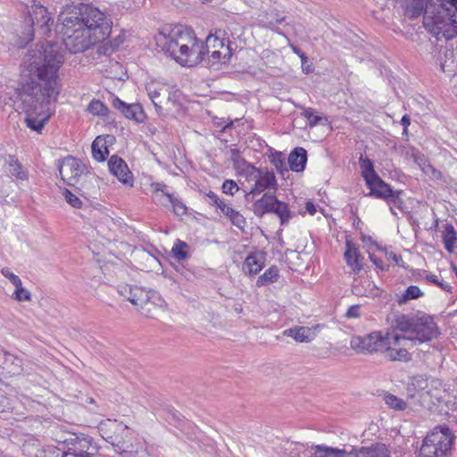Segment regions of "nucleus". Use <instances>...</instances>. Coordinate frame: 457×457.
<instances>
[{"label":"nucleus","mask_w":457,"mask_h":457,"mask_svg":"<svg viewBox=\"0 0 457 457\" xmlns=\"http://www.w3.org/2000/svg\"><path fill=\"white\" fill-rule=\"evenodd\" d=\"M283 334L293 337L297 342H310L313 339L314 333L307 327H295L286 329Z\"/></svg>","instance_id":"nucleus-27"},{"label":"nucleus","mask_w":457,"mask_h":457,"mask_svg":"<svg viewBox=\"0 0 457 457\" xmlns=\"http://www.w3.org/2000/svg\"><path fill=\"white\" fill-rule=\"evenodd\" d=\"M363 242H370L372 245H374L377 249L380 250V251H384L385 253H386V256L389 259V260H392L393 262H395V263L399 266V267H405L404 266V262L402 258L401 255L399 254H396L393 252H388L386 248H382L380 246H378V245L372 240V238L370 237H363Z\"/></svg>","instance_id":"nucleus-40"},{"label":"nucleus","mask_w":457,"mask_h":457,"mask_svg":"<svg viewBox=\"0 0 457 457\" xmlns=\"http://www.w3.org/2000/svg\"><path fill=\"white\" fill-rule=\"evenodd\" d=\"M392 328L394 331L401 334H387V345L417 346L430 342L440 335L433 317L422 312L397 314Z\"/></svg>","instance_id":"nucleus-3"},{"label":"nucleus","mask_w":457,"mask_h":457,"mask_svg":"<svg viewBox=\"0 0 457 457\" xmlns=\"http://www.w3.org/2000/svg\"><path fill=\"white\" fill-rule=\"evenodd\" d=\"M455 436L446 426L436 427L423 439L420 457H449Z\"/></svg>","instance_id":"nucleus-8"},{"label":"nucleus","mask_w":457,"mask_h":457,"mask_svg":"<svg viewBox=\"0 0 457 457\" xmlns=\"http://www.w3.org/2000/svg\"><path fill=\"white\" fill-rule=\"evenodd\" d=\"M63 57L56 43H47L29 50L24 64L29 80L21 88V99L26 113L25 123L31 130L41 132L53 112L50 104L60 93L58 71Z\"/></svg>","instance_id":"nucleus-1"},{"label":"nucleus","mask_w":457,"mask_h":457,"mask_svg":"<svg viewBox=\"0 0 457 457\" xmlns=\"http://www.w3.org/2000/svg\"><path fill=\"white\" fill-rule=\"evenodd\" d=\"M3 362H4V364L0 368L4 370L6 373L10 374L11 376L20 375L23 370L22 360L7 352Z\"/></svg>","instance_id":"nucleus-25"},{"label":"nucleus","mask_w":457,"mask_h":457,"mask_svg":"<svg viewBox=\"0 0 457 457\" xmlns=\"http://www.w3.org/2000/svg\"><path fill=\"white\" fill-rule=\"evenodd\" d=\"M423 295V292L417 286H410L406 288L404 293L398 297L397 303L402 305L410 300L418 299Z\"/></svg>","instance_id":"nucleus-34"},{"label":"nucleus","mask_w":457,"mask_h":457,"mask_svg":"<svg viewBox=\"0 0 457 457\" xmlns=\"http://www.w3.org/2000/svg\"><path fill=\"white\" fill-rule=\"evenodd\" d=\"M222 213L227 216L230 221L239 228H243L246 224L244 216L239 212L234 210L232 207L222 208Z\"/></svg>","instance_id":"nucleus-35"},{"label":"nucleus","mask_w":457,"mask_h":457,"mask_svg":"<svg viewBox=\"0 0 457 457\" xmlns=\"http://www.w3.org/2000/svg\"><path fill=\"white\" fill-rule=\"evenodd\" d=\"M249 178L255 179V183L247 195L251 194H260L266 189L277 188V180L273 171H263L262 170L258 169V172H254V174Z\"/></svg>","instance_id":"nucleus-13"},{"label":"nucleus","mask_w":457,"mask_h":457,"mask_svg":"<svg viewBox=\"0 0 457 457\" xmlns=\"http://www.w3.org/2000/svg\"><path fill=\"white\" fill-rule=\"evenodd\" d=\"M370 260L381 270H387L388 265H385L381 259L378 258L375 254L370 253Z\"/></svg>","instance_id":"nucleus-54"},{"label":"nucleus","mask_w":457,"mask_h":457,"mask_svg":"<svg viewBox=\"0 0 457 457\" xmlns=\"http://www.w3.org/2000/svg\"><path fill=\"white\" fill-rule=\"evenodd\" d=\"M399 2L408 18L417 19L423 15L425 29L436 39H439V29L446 32L448 37L457 31L455 29L456 26H453V28L447 27L445 22L449 20L448 16H441L442 13H445L442 0H436V2H434V0H399ZM446 15L448 14L446 13Z\"/></svg>","instance_id":"nucleus-5"},{"label":"nucleus","mask_w":457,"mask_h":457,"mask_svg":"<svg viewBox=\"0 0 457 457\" xmlns=\"http://www.w3.org/2000/svg\"><path fill=\"white\" fill-rule=\"evenodd\" d=\"M428 387V380L422 375H417L411 378L407 386V393L411 397H414L416 393L423 391Z\"/></svg>","instance_id":"nucleus-30"},{"label":"nucleus","mask_w":457,"mask_h":457,"mask_svg":"<svg viewBox=\"0 0 457 457\" xmlns=\"http://www.w3.org/2000/svg\"><path fill=\"white\" fill-rule=\"evenodd\" d=\"M402 193L403 192L401 190H393L390 193V195H388L387 198H385L384 200H386L390 204V206L402 209L403 204V200L401 198Z\"/></svg>","instance_id":"nucleus-47"},{"label":"nucleus","mask_w":457,"mask_h":457,"mask_svg":"<svg viewBox=\"0 0 457 457\" xmlns=\"http://www.w3.org/2000/svg\"><path fill=\"white\" fill-rule=\"evenodd\" d=\"M366 184L370 190L369 195L375 196L376 198L384 200L393 191L391 186L386 183L378 175L374 176L372 179H367Z\"/></svg>","instance_id":"nucleus-20"},{"label":"nucleus","mask_w":457,"mask_h":457,"mask_svg":"<svg viewBox=\"0 0 457 457\" xmlns=\"http://www.w3.org/2000/svg\"><path fill=\"white\" fill-rule=\"evenodd\" d=\"M58 21V31L71 54L82 53L91 46L104 42L112 24L104 12L86 4L66 6L59 14Z\"/></svg>","instance_id":"nucleus-2"},{"label":"nucleus","mask_w":457,"mask_h":457,"mask_svg":"<svg viewBox=\"0 0 457 457\" xmlns=\"http://www.w3.org/2000/svg\"><path fill=\"white\" fill-rule=\"evenodd\" d=\"M305 209H306V212L311 215H314L317 212L315 204L311 201H308L306 203Z\"/></svg>","instance_id":"nucleus-60"},{"label":"nucleus","mask_w":457,"mask_h":457,"mask_svg":"<svg viewBox=\"0 0 457 457\" xmlns=\"http://www.w3.org/2000/svg\"><path fill=\"white\" fill-rule=\"evenodd\" d=\"M307 162V152L303 147H295L289 154L287 163L290 169L295 172H301L305 169Z\"/></svg>","instance_id":"nucleus-23"},{"label":"nucleus","mask_w":457,"mask_h":457,"mask_svg":"<svg viewBox=\"0 0 457 457\" xmlns=\"http://www.w3.org/2000/svg\"><path fill=\"white\" fill-rule=\"evenodd\" d=\"M386 344H387L386 337L384 338L379 332H372L364 337L354 336L350 341L352 349L359 353L381 351Z\"/></svg>","instance_id":"nucleus-11"},{"label":"nucleus","mask_w":457,"mask_h":457,"mask_svg":"<svg viewBox=\"0 0 457 457\" xmlns=\"http://www.w3.org/2000/svg\"><path fill=\"white\" fill-rule=\"evenodd\" d=\"M148 95H149V97L151 98L153 104H154V106L156 108L161 109L162 106H161L160 103L157 102V98L159 97L160 93L156 90H154V91H149Z\"/></svg>","instance_id":"nucleus-58"},{"label":"nucleus","mask_w":457,"mask_h":457,"mask_svg":"<svg viewBox=\"0 0 457 457\" xmlns=\"http://www.w3.org/2000/svg\"><path fill=\"white\" fill-rule=\"evenodd\" d=\"M234 168L238 171L244 172L248 178L252 177L254 172H258V169L253 164L247 162L244 158L237 162V164L234 165Z\"/></svg>","instance_id":"nucleus-46"},{"label":"nucleus","mask_w":457,"mask_h":457,"mask_svg":"<svg viewBox=\"0 0 457 457\" xmlns=\"http://www.w3.org/2000/svg\"><path fill=\"white\" fill-rule=\"evenodd\" d=\"M1 273L8 278L15 287L12 297L18 302L30 301L31 294L22 287L21 278L12 273L8 268H3Z\"/></svg>","instance_id":"nucleus-18"},{"label":"nucleus","mask_w":457,"mask_h":457,"mask_svg":"<svg viewBox=\"0 0 457 457\" xmlns=\"http://www.w3.org/2000/svg\"><path fill=\"white\" fill-rule=\"evenodd\" d=\"M412 158L414 162L418 164L424 172L427 173L428 170H431L435 175L439 174V172L428 162V160L425 158L424 154H422L420 151H412Z\"/></svg>","instance_id":"nucleus-38"},{"label":"nucleus","mask_w":457,"mask_h":457,"mask_svg":"<svg viewBox=\"0 0 457 457\" xmlns=\"http://www.w3.org/2000/svg\"><path fill=\"white\" fill-rule=\"evenodd\" d=\"M278 278V269L277 266L273 265L270 267L265 272L259 276L256 280L257 287H263L270 283L276 282Z\"/></svg>","instance_id":"nucleus-31"},{"label":"nucleus","mask_w":457,"mask_h":457,"mask_svg":"<svg viewBox=\"0 0 457 457\" xmlns=\"http://www.w3.org/2000/svg\"><path fill=\"white\" fill-rule=\"evenodd\" d=\"M399 348L395 349L391 346H387L385 351V357L392 361H409L411 360V355L408 352L407 348H411V346H403L398 345Z\"/></svg>","instance_id":"nucleus-28"},{"label":"nucleus","mask_w":457,"mask_h":457,"mask_svg":"<svg viewBox=\"0 0 457 457\" xmlns=\"http://www.w3.org/2000/svg\"><path fill=\"white\" fill-rule=\"evenodd\" d=\"M243 157H241L240 153L237 149H231L230 150V160L233 162V166L237 164L239 161H241Z\"/></svg>","instance_id":"nucleus-56"},{"label":"nucleus","mask_w":457,"mask_h":457,"mask_svg":"<svg viewBox=\"0 0 457 457\" xmlns=\"http://www.w3.org/2000/svg\"><path fill=\"white\" fill-rule=\"evenodd\" d=\"M62 179L77 187L85 197L92 196L98 188V178L79 160L72 156L64 158L59 165Z\"/></svg>","instance_id":"nucleus-6"},{"label":"nucleus","mask_w":457,"mask_h":457,"mask_svg":"<svg viewBox=\"0 0 457 457\" xmlns=\"http://www.w3.org/2000/svg\"><path fill=\"white\" fill-rule=\"evenodd\" d=\"M292 50L295 54H296L302 60V62L303 64L304 63V62L307 61L308 57L305 55V54L303 52H302V50L296 46H292Z\"/></svg>","instance_id":"nucleus-59"},{"label":"nucleus","mask_w":457,"mask_h":457,"mask_svg":"<svg viewBox=\"0 0 457 457\" xmlns=\"http://www.w3.org/2000/svg\"><path fill=\"white\" fill-rule=\"evenodd\" d=\"M346 250L345 252V259L347 265L355 273L362 270L363 257L361 255L359 249L349 240H346Z\"/></svg>","instance_id":"nucleus-21"},{"label":"nucleus","mask_w":457,"mask_h":457,"mask_svg":"<svg viewBox=\"0 0 457 457\" xmlns=\"http://www.w3.org/2000/svg\"><path fill=\"white\" fill-rule=\"evenodd\" d=\"M187 249V244L178 239L171 249L172 256L178 261L185 260L188 257Z\"/></svg>","instance_id":"nucleus-39"},{"label":"nucleus","mask_w":457,"mask_h":457,"mask_svg":"<svg viewBox=\"0 0 457 457\" xmlns=\"http://www.w3.org/2000/svg\"><path fill=\"white\" fill-rule=\"evenodd\" d=\"M133 289H134V287L127 285V284L118 286V293L129 302H130Z\"/></svg>","instance_id":"nucleus-52"},{"label":"nucleus","mask_w":457,"mask_h":457,"mask_svg":"<svg viewBox=\"0 0 457 457\" xmlns=\"http://www.w3.org/2000/svg\"><path fill=\"white\" fill-rule=\"evenodd\" d=\"M427 279L429 281V282H432L436 285L438 286V283H440V281L438 280L437 277L436 275H433V274H430L428 276H427Z\"/></svg>","instance_id":"nucleus-63"},{"label":"nucleus","mask_w":457,"mask_h":457,"mask_svg":"<svg viewBox=\"0 0 457 457\" xmlns=\"http://www.w3.org/2000/svg\"><path fill=\"white\" fill-rule=\"evenodd\" d=\"M270 161L275 166L278 172H279L283 177L285 176V173L288 172L285 157L281 153L275 152L271 154L270 155Z\"/></svg>","instance_id":"nucleus-37"},{"label":"nucleus","mask_w":457,"mask_h":457,"mask_svg":"<svg viewBox=\"0 0 457 457\" xmlns=\"http://www.w3.org/2000/svg\"><path fill=\"white\" fill-rule=\"evenodd\" d=\"M360 166L362 170L361 175L365 181H367V179H372L374 178V176L378 175L374 170V165L370 159L363 158L362 156H361Z\"/></svg>","instance_id":"nucleus-41"},{"label":"nucleus","mask_w":457,"mask_h":457,"mask_svg":"<svg viewBox=\"0 0 457 457\" xmlns=\"http://www.w3.org/2000/svg\"><path fill=\"white\" fill-rule=\"evenodd\" d=\"M171 210L177 216H183L187 213V208L182 201L174 195L170 204Z\"/></svg>","instance_id":"nucleus-48"},{"label":"nucleus","mask_w":457,"mask_h":457,"mask_svg":"<svg viewBox=\"0 0 457 457\" xmlns=\"http://www.w3.org/2000/svg\"><path fill=\"white\" fill-rule=\"evenodd\" d=\"M206 196L211 200V204L215 205L221 212H222V208L225 209V207H230L229 205L226 204L222 200H220L219 198V196L212 191H209L206 194Z\"/></svg>","instance_id":"nucleus-51"},{"label":"nucleus","mask_w":457,"mask_h":457,"mask_svg":"<svg viewBox=\"0 0 457 457\" xmlns=\"http://www.w3.org/2000/svg\"><path fill=\"white\" fill-rule=\"evenodd\" d=\"M385 401H386V403L392 409L395 410V411H403L405 410L407 404L406 403L394 395H391V394H388L387 395H386L385 397Z\"/></svg>","instance_id":"nucleus-43"},{"label":"nucleus","mask_w":457,"mask_h":457,"mask_svg":"<svg viewBox=\"0 0 457 457\" xmlns=\"http://www.w3.org/2000/svg\"><path fill=\"white\" fill-rule=\"evenodd\" d=\"M87 111L93 115L104 116L108 112V108L99 100H93L87 106Z\"/></svg>","instance_id":"nucleus-44"},{"label":"nucleus","mask_w":457,"mask_h":457,"mask_svg":"<svg viewBox=\"0 0 457 457\" xmlns=\"http://www.w3.org/2000/svg\"><path fill=\"white\" fill-rule=\"evenodd\" d=\"M345 317H347V318L360 317V306L359 305L350 306L345 313Z\"/></svg>","instance_id":"nucleus-55"},{"label":"nucleus","mask_w":457,"mask_h":457,"mask_svg":"<svg viewBox=\"0 0 457 457\" xmlns=\"http://www.w3.org/2000/svg\"><path fill=\"white\" fill-rule=\"evenodd\" d=\"M8 173L18 179H28V172L22 169V164L14 155H8L4 159Z\"/></svg>","instance_id":"nucleus-24"},{"label":"nucleus","mask_w":457,"mask_h":457,"mask_svg":"<svg viewBox=\"0 0 457 457\" xmlns=\"http://www.w3.org/2000/svg\"><path fill=\"white\" fill-rule=\"evenodd\" d=\"M454 54L453 50L445 49L443 56L440 57V68L443 72L453 71L454 68Z\"/></svg>","instance_id":"nucleus-36"},{"label":"nucleus","mask_w":457,"mask_h":457,"mask_svg":"<svg viewBox=\"0 0 457 457\" xmlns=\"http://www.w3.org/2000/svg\"><path fill=\"white\" fill-rule=\"evenodd\" d=\"M204 43L193 30L182 27L173 29L165 39L163 50L177 62L184 66L200 63L205 55Z\"/></svg>","instance_id":"nucleus-4"},{"label":"nucleus","mask_w":457,"mask_h":457,"mask_svg":"<svg viewBox=\"0 0 457 457\" xmlns=\"http://www.w3.org/2000/svg\"><path fill=\"white\" fill-rule=\"evenodd\" d=\"M111 173L124 185L133 186V176L127 163L120 157L112 155L108 161Z\"/></svg>","instance_id":"nucleus-12"},{"label":"nucleus","mask_w":457,"mask_h":457,"mask_svg":"<svg viewBox=\"0 0 457 457\" xmlns=\"http://www.w3.org/2000/svg\"><path fill=\"white\" fill-rule=\"evenodd\" d=\"M4 356H6V352L3 349H0V367L4 364V362H3Z\"/></svg>","instance_id":"nucleus-64"},{"label":"nucleus","mask_w":457,"mask_h":457,"mask_svg":"<svg viewBox=\"0 0 457 457\" xmlns=\"http://www.w3.org/2000/svg\"><path fill=\"white\" fill-rule=\"evenodd\" d=\"M64 451L58 448H51L44 452L41 457H63Z\"/></svg>","instance_id":"nucleus-53"},{"label":"nucleus","mask_w":457,"mask_h":457,"mask_svg":"<svg viewBox=\"0 0 457 457\" xmlns=\"http://www.w3.org/2000/svg\"><path fill=\"white\" fill-rule=\"evenodd\" d=\"M108 149L104 145V143L99 137H96L92 143V155L97 162H103L105 160L108 154Z\"/></svg>","instance_id":"nucleus-33"},{"label":"nucleus","mask_w":457,"mask_h":457,"mask_svg":"<svg viewBox=\"0 0 457 457\" xmlns=\"http://www.w3.org/2000/svg\"><path fill=\"white\" fill-rule=\"evenodd\" d=\"M25 23L23 40L29 42L33 39L36 30L39 31L42 36L50 33V24H53V20L45 6L33 4L29 12V16L25 19Z\"/></svg>","instance_id":"nucleus-9"},{"label":"nucleus","mask_w":457,"mask_h":457,"mask_svg":"<svg viewBox=\"0 0 457 457\" xmlns=\"http://www.w3.org/2000/svg\"><path fill=\"white\" fill-rule=\"evenodd\" d=\"M438 286L445 291L451 292L452 287L448 283L440 281V283H438Z\"/></svg>","instance_id":"nucleus-62"},{"label":"nucleus","mask_w":457,"mask_h":457,"mask_svg":"<svg viewBox=\"0 0 457 457\" xmlns=\"http://www.w3.org/2000/svg\"><path fill=\"white\" fill-rule=\"evenodd\" d=\"M348 454L346 448L338 449L325 445H316L302 453L301 457H345Z\"/></svg>","instance_id":"nucleus-19"},{"label":"nucleus","mask_w":457,"mask_h":457,"mask_svg":"<svg viewBox=\"0 0 457 457\" xmlns=\"http://www.w3.org/2000/svg\"><path fill=\"white\" fill-rule=\"evenodd\" d=\"M442 239L445 245V250L448 253L453 252V246L457 240V233L452 224L447 223L445 226V228L443 230L442 234Z\"/></svg>","instance_id":"nucleus-29"},{"label":"nucleus","mask_w":457,"mask_h":457,"mask_svg":"<svg viewBox=\"0 0 457 457\" xmlns=\"http://www.w3.org/2000/svg\"><path fill=\"white\" fill-rule=\"evenodd\" d=\"M243 157H241L240 153L237 149H231L230 150V160L233 162V166L237 164L239 161H241Z\"/></svg>","instance_id":"nucleus-57"},{"label":"nucleus","mask_w":457,"mask_h":457,"mask_svg":"<svg viewBox=\"0 0 457 457\" xmlns=\"http://www.w3.org/2000/svg\"><path fill=\"white\" fill-rule=\"evenodd\" d=\"M252 210L257 217H262L270 212L275 213L279 218L281 225L287 224L292 217L288 205L270 194H264L262 198L256 200Z\"/></svg>","instance_id":"nucleus-10"},{"label":"nucleus","mask_w":457,"mask_h":457,"mask_svg":"<svg viewBox=\"0 0 457 457\" xmlns=\"http://www.w3.org/2000/svg\"><path fill=\"white\" fill-rule=\"evenodd\" d=\"M153 195V201L158 204L168 207L174 195L167 190V186L164 183L154 182L150 185Z\"/></svg>","instance_id":"nucleus-22"},{"label":"nucleus","mask_w":457,"mask_h":457,"mask_svg":"<svg viewBox=\"0 0 457 457\" xmlns=\"http://www.w3.org/2000/svg\"><path fill=\"white\" fill-rule=\"evenodd\" d=\"M98 431L117 453L135 454L139 450V443L133 429L116 420H103L98 425Z\"/></svg>","instance_id":"nucleus-7"},{"label":"nucleus","mask_w":457,"mask_h":457,"mask_svg":"<svg viewBox=\"0 0 457 457\" xmlns=\"http://www.w3.org/2000/svg\"><path fill=\"white\" fill-rule=\"evenodd\" d=\"M265 261L266 253L253 251L245 258L243 263V271L249 276L256 275L263 269Z\"/></svg>","instance_id":"nucleus-16"},{"label":"nucleus","mask_w":457,"mask_h":457,"mask_svg":"<svg viewBox=\"0 0 457 457\" xmlns=\"http://www.w3.org/2000/svg\"><path fill=\"white\" fill-rule=\"evenodd\" d=\"M148 293L145 292L143 288L138 287H134L132 295L130 298V303L138 307H144L145 304H147L149 302Z\"/></svg>","instance_id":"nucleus-32"},{"label":"nucleus","mask_w":457,"mask_h":457,"mask_svg":"<svg viewBox=\"0 0 457 457\" xmlns=\"http://www.w3.org/2000/svg\"><path fill=\"white\" fill-rule=\"evenodd\" d=\"M348 454L354 457H389L390 453L386 445L376 443L370 446H351Z\"/></svg>","instance_id":"nucleus-15"},{"label":"nucleus","mask_w":457,"mask_h":457,"mask_svg":"<svg viewBox=\"0 0 457 457\" xmlns=\"http://www.w3.org/2000/svg\"><path fill=\"white\" fill-rule=\"evenodd\" d=\"M63 196L65 201L72 207L79 209L82 207V201L74 194H72L69 189H65L63 191Z\"/></svg>","instance_id":"nucleus-49"},{"label":"nucleus","mask_w":457,"mask_h":457,"mask_svg":"<svg viewBox=\"0 0 457 457\" xmlns=\"http://www.w3.org/2000/svg\"><path fill=\"white\" fill-rule=\"evenodd\" d=\"M232 46L230 42H228L227 46L225 47V51H220L215 49L212 52L210 57L207 60V65L210 67H214L219 63H226L229 61L232 56Z\"/></svg>","instance_id":"nucleus-26"},{"label":"nucleus","mask_w":457,"mask_h":457,"mask_svg":"<svg viewBox=\"0 0 457 457\" xmlns=\"http://www.w3.org/2000/svg\"><path fill=\"white\" fill-rule=\"evenodd\" d=\"M222 190L227 195H234L239 190V187L234 180L227 179L222 184Z\"/></svg>","instance_id":"nucleus-50"},{"label":"nucleus","mask_w":457,"mask_h":457,"mask_svg":"<svg viewBox=\"0 0 457 457\" xmlns=\"http://www.w3.org/2000/svg\"><path fill=\"white\" fill-rule=\"evenodd\" d=\"M401 123L403 126V133L407 134V127L411 123V119H410L409 115H407V114L403 115L401 120Z\"/></svg>","instance_id":"nucleus-61"},{"label":"nucleus","mask_w":457,"mask_h":457,"mask_svg":"<svg viewBox=\"0 0 457 457\" xmlns=\"http://www.w3.org/2000/svg\"><path fill=\"white\" fill-rule=\"evenodd\" d=\"M112 104L127 119L133 120L137 122H142L145 118V112L139 104H128L127 103L121 101L120 98L113 97Z\"/></svg>","instance_id":"nucleus-14"},{"label":"nucleus","mask_w":457,"mask_h":457,"mask_svg":"<svg viewBox=\"0 0 457 457\" xmlns=\"http://www.w3.org/2000/svg\"><path fill=\"white\" fill-rule=\"evenodd\" d=\"M443 6L445 8L444 11L447 12V15L449 17V20L445 22L447 24V27H454L456 26L455 29L456 31L453 33V35H451L448 37L446 35V32H445L443 29H439L438 37L440 40L441 38H445L446 40L452 39L454 37L457 36V20H456V13H457V0H442ZM441 16H446V13H442Z\"/></svg>","instance_id":"nucleus-17"},{"label":"nucleus","mask_w":457,"mask_h":457,"mask_svg":"<svg viewBox=\"0 0 457 457\" xmlns=\"http://www.w3.org/2000/svg\"><path fill=\"white\" fill-rule=\"evenodd\" d=\"M303 115L308 120L310 127H314L320 123L328 121L327 118L316 115L312 108H306L303 112Z\"/></svg>","instance_id":"nucleus-45"},{"label":"nucleus","mask_w":457,"mask_h":457,"mask_svg":"<svg viewBox=\"0 0 457 457\" xmlns=\"http://www.w3.org/2000/svg\"><path fill=\"white\" fill-rule=\"evenodd\" d=\"M204 46L205 47V55L209 53V47L217 48L220 47V49H223L225 51V47L227 45L225 44V41L223 38H220L217 35H209L206 38L205 45L204 44Z\"/></svg>","instance_id":"nucleus-42"}]
</instances>
